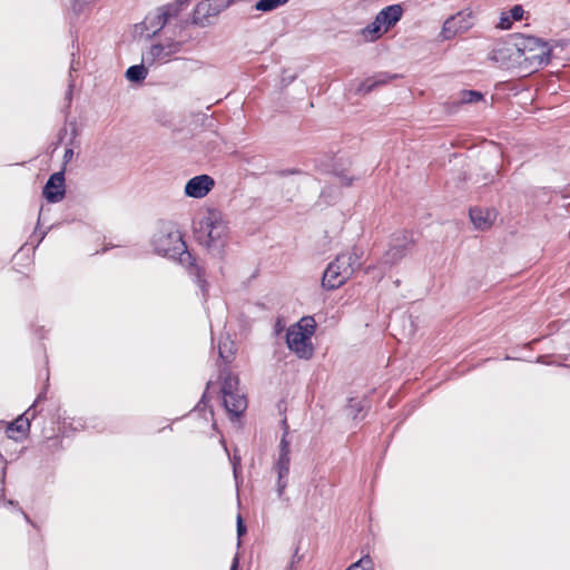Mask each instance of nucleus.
<instances>
[{
    "label": "nucleus",
    "mask_w": 570,
    "mask_h": 570,
    "mask_svg": "<svg viewBox=\"0 0 570 570\" xmlns=\"http://www.w3.org/2000/svg\"><path fill=\"white\" fill-rule=\"evenodd\" d=\"M215 186V180L208 175L195 176L185 185V194L191 198L205 197Z\"/></svg>",
    "instance_id": "9b49d317"
},
{
    "label": "nucleus",
    "mask_w": 570,
    "mask_h": 570,
    "mask_svg": "<svg viewBox=\"0 0 570 570\" xmlns=\"http://www.w3.org/2000/svg\"><path fill=\"white\" fill-rule=\"evenodd\" d=\"M316 187V180L308 174H296L287 177L281 183L282 193L292 199L296 194L307 193Z\"/></svg>",
    "instance_id": "9d476101"
},
{
    "label": "nucleus",
    "mask_w": 570,
    "mask_h": 570,
    "mask_svg": "<svg viewBox=\"0 0 570 570\" xmlns=\"http://www.w3.org/2000/svg\"><path fill=\"white\" fill-rule=\"evenodd\" d=\"M150 245L157 255L178 262L181 266L188 268L190 274L195 276V282L203 295H206L208 283L205 279V273L196 264V258L188 250L183 234L174 222L159 219L150 238Z\"/></svg>",
    "instance_id": "f257e3e1"
},
{
    "label": "nucleus",
    "mask_w": 570,
    "mask_h": 570,
    "mask_svg": "<svg viewBox=\"0 0 570 570\" xmlns=\"http://www.w3.org/2000/svg\"><path fill=\"white\" fill-rule=\"evenodd\" d=\"M73 157V150L71 148H68L66 149L65 154H63V160L65 163H69Z\"/></svg>",
    "instance_id": "c9c22d12"
},
{
    "label": "nucleus",
    "mask_w": 570,
    "mask_h": 570,
    "mask_svg": "<svg viewBox=\"0 0 570 570\" xmlns=\"http://www.w3.org/2000/svg\"><path fill=\"white\" fill-rule=\"evenodd\" d=\"M288 0H259L255 4V9L258 11H272L276 8L284 6Z\"/></svg>",
    "instance_id": "393cba45"
},
{
    "label": "nucleus",
    "mask_w": 570,
    "mask_h": 570,
    "mask_svg": "<svg viewBox=\"0 0 570 570\" xmlns=\"http://www.w3.org/2000/svg\"><path fill=\"white\" fill-rule=\"evenodd\" d=\"M483 98L482 94L474 90H464L460 94V104H473Z\"/></svg>",
    "instance_id": "a878e982"
},
{
    "label": "nucleus",
    "mask_w": 570,
    "mask_h": 570,
    "mask_svg": "<svg viewBox=\"0 0 570 570\" xmlns=\"http://www.w3.org/2000/svg\"><path fill=\"white\" fill-rule=\"evenodd\" d=\"M210 382L207 383V387H209ZM208 390V389H206ZM208 405L207 391H205L199 400V402L194 407V412H205Z\"/></svg>",
    "instance_id": "c85d7f7f"
},
{
    "label": "nucleus",
    "mask_w": 570,
    "mask_h": 570,
    "mask_svg": "<svg viewBox=\"0 0 570 570\" xmlns=\"http://www.w3.org/2000/svg\"><path fill=\"white\" fill-rule=\"evenodd\" d=\"M368 406V401L364 399L351 397L348 399V403L346 405V410L348 411V415H351L354 420L360 419V414Z\"/></svg>",
    "instance_id": "412c9836"
},
{
    "label": "nucleus",
    "mask_w": 570,
    "mask_h": 570,
    "mask_svg": "<svg viewBox=\"0 0 570 570\" xmlns=\"http://www.w3.org/2000/svg\"><path fill=\"white\" fill-rule=\"evenodd\" d=\"M490 59L500 68L518 69L522 73V63L520 55V41L504 42L498 45L491 52Z\"/></svg>",
    "instance_id": "6e6552de"
},
{
    "label": "nucleus",
    "mask_w": 570,
    "mask_h": 570,
    "mask_svg": "<svg viewBox=\"0 0 570 570\" xmlns=\"http://www.w3.org/2000/svg\"><path fill=\"white\" fill-rule=\"evenodd\" d=\"M315 328L316 322L313 316L302 317L295 325L287 328V347L301 358H311L313 355L311 337L314 335Z\"/></svg>",
    "instance_id": "7ed1b4c3"
},
{
    "label": "nucleus",
    "mask_w": 570,
    "mask_h": 570,
    "mask_svg": "<svg viewBox=\"0 0 570 570\" xmlns=\"http://www.w3.org/2000/svg\"><path fill=\"white\" fill-rule=\"evenodd\" d=\"M415 246L414 235L409 230H397L390 236L387 249L381 257V264L393 267L410 255Z\"/></svg>",
    "instance_id": "39448f33"
},
{
    "label": "nucleus",
    "mask_w": 570,
    "mask_h": 570,
    "mask_svg": "<svg viewBox=\"0 0 570 570\" xmlns=\"http://www.w3.org/2000/svg\"><path fill=\"white\" fill-rule=\"evenodd\" d=\"M301 560V557L298 556V548H296L295 553L293 556L289 570L294 567L295 562H298Z\"/></svg>",
    "instance_id": "e433bc0d"
},
{
    "label": "nucleus",
    "mask_w": 570,
    "mask_h": 570,
    "mask_svg": "<svg viewBox=\"0 0 570 570\" xmlns=\"http://www.w3.org/2000/svg\"><path fill=\"white\" fill-rule=\"evenodd\" d=\"M65 194V177L62 173H56L50 176L45 188V197L52 203H56L62 198Z\"/></svg>",
    "instance_id": "4468645a"
},
{
    "label": "nucleus",
    "mask_w": 570,
    "mask_h": 570,
    "mask_svg": "<svg viewBox=\"0 0 570 570\" xmlns=\"http://www.w3.org/2000/svg\"><path fill=\"white\" fill-rule=\"evenodd\" d=\"M48 442H50L52 445H58V443H59L60 441H59V438H58V436H53V438H49V439H48Z\"/></svg>",
    "instance_id": "58836bf2"
},
{
    "label": "nucleus",
    "mask_w": 570,
    "mask_h": 570,
    "mask_svg": "<svg viewBox=\"0 0 570 570\" xmlns=\"http://www.w3.org/2000/svg\"><path fill=\"white\" fill-rule=\"evenodd\" d=\"M238 391V377L228 373L223 381L222 384V394L223 396L229 395L230 393H235Z\"/></svg>",
    "instance_id": "4be33fe9"
},
{
    "label": "nucleus",
    "mask_w": 570,
    "mask_h": 570,
    "mask_svg": "<svg viewBox=\"0 0 570 570\" xmlns=\"http://www.w3.org/2000/svg\"><path fill=\"white\" fill-rule=\"evenodd\" d=\"M475 229L485 230L490 228L497 216H469Z\"/></svg>",
    "instance_id": "b1692460"
},
{
    "label": "nucleus",
    "mask_w": 570,
    "mask_h": 570,
    "mask_svg": "<svg viewBox=\"0 0 570 570\" xmlns=\"http://www.w3.org/2000/svg\"><path fill=\"white\" fill-rule=\"evenodd\" d=\"M237 569H238V559H237V557H235L229 570H237Z\"/></svg>",
    "instance_id": "4c0bfd02"
},
{
    "label": "nucleus",
    "mask_w": 570,
    "mask_h": 570,
    "mask_svg": "<svg viewBox=\"0 0 570 570\" xmlns=\"http://www.w3.org/2000/svg\"><path fill=\"white\" fill-rule=\"evenodd\" d=\"M179 49L178 43H170L167 46L164 45H154L151 46L149 53L154 59H165L176 53Z\"/></svg>",
    "instance_id": "6ab92c4d"
},
{
    "label": "nucleus",
    "mask_w": 570,
    "mask_h": 570,
    "mask_svg": "<svg viewBox=\"0 0 570 570\" xmlns=\"http://www.w3.org/2000/svg\"><path fill=\"white\" fill-rule=\"evenodd\" d=\"M147 76V69L142 65L131 66L126 71V77L129 81H141Z\"/></svg>",
    "instance_id": "5701e85b"
},
{
    "label": "nucleus",
    "mask_w": 570,
    "mask_h": 570,
    "mask_svg": "<svg viewBox=\"0 0 570 570\" xmlns=\"http://www.w3.org/2000/svg\"><path fill=\"white\" fill-rule=\"evenodd\" d=\"M232 465H233V472H234L235 480L237 481L238 470L240 469V458L234 455L232 459Z\"/></svg>",
    "instance_id": "7c9ffc66"
},
{
    "label": "nucleus",
    "mask_w": 570,
    "mask_h": 570,
    "mask_svg": "<svg viewBox=\"0 0 570 570\" xmlns=\"http://www.w3.org/2000/svg\"><path fill=\"white\" fill-rule=\"evenodd\" d=\"M42 399V395H39L37 397V400L33 402V404L31 406H29V409L22 414V415H26L27 417H29V422L33 419H36L37 416V403Z\"/></svg>",
    "instance_id": "c756f323"
},
{
    "label": "nucleus",
    "mask_w": 570,
    "mask_h": 570,
    "mask_svg": "<svg viewBox=\"0 0 570 570\" xmlns=\"http://www.w3.org/2000/svg\"><path fill=\"white\" fill-rule=\"evenodd\" d=\"M523 9L521 6H514L512 9H511V17L514 19V20H521L522 17H523Z\"/></svg>",
    "instance_id": "2f4dec72"
},
{
    "label": "nucleus",
    "mask_w": 570,
    "mask_h": 570,
    "mask_svg": "<svg viewBox=\"0 0 570 570\" xmlns=\"http://www.w3.org/2000/svg\"><path fill=\"white\" fill-rule=\"evenodd\" d=\"M30 423L29 417L26 415H19L16 420L8 423L7 434L9 439L19 440L22 439L29 431Z\"/></svg>",
    "instance_id": "a211bd4d"
},
{
    "label": "nucleus",
    "mask_w": 570,
    "mask_h": 570,
    "mask_svg": "<svg viewBox=\"0 0 570 570\" xmlns=\"http://www.w3.org/2000/svg\"><path fill=\"white\" fill-rule=\"evenodd\" d=\"M363 249L358 246H353L350 250L340 253L330 264L334 266L337 272L346 273V281H348L354 273L361 268Z\"/></svg>",
    "instance_id": "1a4fd4ad"
},
{
    "label": "nucleus",
    "mask_w": 570,
    "mask_h": 570,
    "mask_svg": "<svg viewBox=\"0 0 570 570\" xmlns=\"http://www.w3.org/2000/svg\"><path fill=\"white\" fill-rule=\"evenodd\" d=\"M334 178L337 180L338 184L342 186H350L352 185L355 177L353 175H350L345 171L334 173Z\"/></svg>",
    "instance_id": "cd10ccee"
},
{
    "label": "nucleus",
    "mask_w": 570,
    "mask_h": 570,
    "mask_svg": "<svg viewBox=\"0 0 570 570\" xmlns=\"http://www.w3.org/2000/svg\"><path fill=\"white\" fill-rule=\"evenodd\" d=\"M373 561L370 556H364L356 562L352 563L346 570H372Z\"/></svg>",
    "instance_id": "bb28decb"
},
{
    "label": "nucleus",
    "mask_w": 570,
    "mask_h": 570,
    "mask_svg": "<svg viewBox=\"0 0 570 570\" xmlns=\"http://www.w3.org/2000/svg\"><path fill=\"white\" fill-rule=\"evenodd\" d=\"M396 76H389L386 73L375 75V76L362 81L358 85V87L356 88V94L366 95V94L371 92L372 90H374L375 88L389 83Z\"/></svg>",
    "instance_id": "f3484780"
},
{
    "label": "nucleus",
    "mask_w": 570,
    "mask_h": 570,
    "mask_svg": "<svg viewBox=\"0 0 570 570\" xmlns=\"http://www.w3.org/2000/svg\"><path fill=\"white\" fill-rule=\"evenodd\" d=\"M235 352H236L235 343L233 341H230L228 337L219 341L218 354H219V357L225 363H230L233 361Z\"/></svg>",
    "instance_id": "aec40b11"
},
{
    "label": "nucleus",
    "mask_w": 570,
    "mask_h": 570,
    "mask_svg": "<svg viewBox=\"0 0 570 570\" xmlns=\"http://www.w3.org/2000/svg\"><path fill=\"white\" fill-rule=\"evenodd\" d=\"M23 517H24V519H26L28 522H30V519H29V517H28L26 513H23Z\"/></svg>",
    "instance_id": "79ce46f5"
},
{
    "label": "nucleus",
    "mask_w": 570,
    "mask_h": 570,
    "mask_svg": "<svg viewBox=\"0 0 570 570\" xmlns=\"http://www.w3.org/2000/svg\"><path fill=\"white\" fill-rule=\"evenodd\" d=\"M511 19L510 17L503 14L501 18H500V21L498 23V27L500 29H509L511 27Z\"/></svg>",
    "instance_id": "473e14b6"
},
{
    "label": "nucleus",
    "mask_w": 570,
    "mask_h": 570,
    "mask_svg": "<svg viewBox=\"0 0 570 570\" xmlns=\"http://www.w3.org/2000/svg\"><path fill=\"white\" fill-rule=\"evenodd\" d=\"M346 273L337 272L331 264L325 268L322 276V287L326 291H334L346 283Z\"/></svg>",
    "instance_id": "dca6fc26"
},
{
    "label": "nucleus",
    "mask_w": 570,
    "mask_h": 570,
    "mask_svg": "<svg viewBox=\"0 0 570 570\" xmlns=\"http://www.w3.org/2000/svg\"><path fill=\"white\" fill-rule=\"evenodd\" d=\"M246 533V525L240 515L237 517V535L242 537Z\"/></svg>",
    "instance_id": "72a5a7b5"
},
{
    "label": "nucleus",
    "mask_w": 570,
    "mask_h": 570,
    "mask_svg": "<svg viewBox=\"0 0 570 570\" xmlns=\"http://www.w3.org/2000/svg\"><path fill=\"white\" fill-rule=\"evenodd\" d=\"M327 197H331L330 191H327L326 189H323L321 193V198H324L326 200Z\"/></svg>",
    "instance_id": "ea45409f"
},
{
    "label": "nucleus",
    "mask_w": 570,
    "mask_h": 570,
    "mask_svg": "<svg viewBox=\"0 0 570 570\" xmlns=\"http://www.w3.org/2000/svg\"><path fill=\"white\" fill-rule=\"evenodd\" d=\"M519 41L522 73H531L549 62L551 49L547 42L534 37H521Z\"/></svg>",
    "instance_id": "20e7f679"
},
{
    "label": "nucleus",
    "mask_w": 570,
    "mask_h": 570,
    "mask_svg": "<svg viewBox=\"0 0 570 570\" xmlns=\"http://www.w3.org/2000/svg\"><path fill=\"white\" fill-rule=\"evenodd\" d=\"M282 428H283V435H282V438H285V440H288V439H287V436H288V434H289V426H288V424H287L286 419H284V420L282 421Z\"/></svg>",
    "instance_id": "f704fd0d"
},
{
    "label": "nucleus",
    "mask_w": 570,
    "mask_h": 570,
    "mask_svg": "<svg viewBox=\"0 0 570 570\" xmlns=\"http://www.w3.org/2000/svg\"><path fill=\"white\" fill-rule=\"evenodd\" d=\"M223 405L229 414L238 417L245 412L247 407V400L243 393L237 391L223 396Z\"/></svg>",
    "instance_id": "2eb2a0df"
},
{
    "label": "nucleus",
    "mask_w": 570,
    "mask_h": 570,
    "mask_svg": "<svg viewBox=\"0 0 570 570\" xmlns=\"http://www.w3.org/2000/svg\"><path fill=\"white\" fill-rule=\"evenodd\" d=\"M403 9L400 4H392L382 9L374 21L362 29V36L366 41H374L386 33L402 18Z\"/></svg>",
    "instance_id": "423d86ee"
},
{
    "label": "nucleus",
    "mask_w": 570,
    "mask_h": 570,
    "mask_svg": "<svg viewBox=\"0 0 570 570\" xmlns=\"http://www.w3.org/2000/svg\"><path fill=\"white\" fill-rule=\"evenodd\" d=\"M227 224L224 216H200L193 220L195 239L213 255H220L227 242Z\"/></svg>",
    "instance_id": "f03ea898"
},
{
    "label": "nucleus",
    "mask_w": 570,
    "mask_h": 570,
    "mask_svg": "<svg viewBox=\"0 0 570 570\" xmlns=\"http://www.w3.org/2000/svg\"><path fill=\"white\" fill-rule=\"evenodd\" d=\"M206 7H208V6H207V4H205V3H200V4H198L196 12H197V13L202 12Z\"/></svg>",
    "instance_id": "a19ab883"
},
{
    "label": "nucleus",
    "mask_w": 570,
    "mask_h": 570,
    "mask_svg": "<svg viewBox=\"0 0 570 570\" xmlns=\"http://www.w3.org/2000/svg\"><path fill=\"white\" fill-rule=\"evenodd\" d=\"M471 12H459L458 14L446 19L443 23L442 35L445 39H450L458 32L466 30L470 26L465 21V18H471Z\"/></svg>",
    "instance_id": "ddd939ff"
},
{
    "label": "nucleus",
    "mask_w": 570,
    "mask_h": 570,
    "mask_svg": "<svg viewBox=\"0 0 570 570\" xmlns=\"http://www.w3.org/2000/svg\"><path fill=\"white\" fill-rule=\"evenodd\" d=\"M49 217L50 216H38L35 230L24 245L21 246L20 252L26 249L28 246L35 250L43 240L48 232L59 225V223L50 222Z\"/></svg>",
    "instance_id": "f8f14e48"
},
{
    "label": "nucleus",
    "mask_w": 570,
    "mask_h": 570,
    "mask_svg": "<svg viewBox=\"0 0 570 570\" xmlns=\"http://www.w3.org/2000/svg\"><path fill=\"white\" fill-rule=\"evenodd\" d=\"M291 465V442L281 438L278 444V456L273 464V471L277 474L276 492L279 499H283L288 484V474Z\"/></svg>",
    "instance_id": "0eeeda50"
}]
</instances>
